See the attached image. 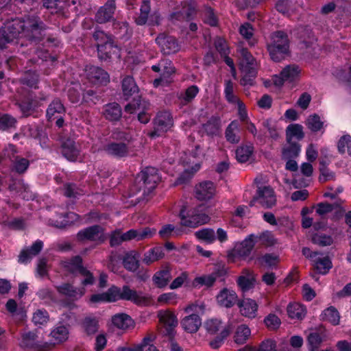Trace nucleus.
I'll return each mask as SVG.
<instances>
[{"instance_id":"obj_38","label":"nucleus","mask_w":351,"mask_h":351,"mask_svg":"<svg viewBox=\"0 0 351 351\" xmlns=\"http://www.w3.org/2000/svg\"><path fill=\"white\" fill-rule=\"evenodd\" d=\"M122 91L126 100L133 95L138 93V88L132 76L128 75L122 80Z\"/></svg>"},{"instance_id":"obj_52","label":"nucleus","mask_w":351,"mask_h":351,"mask_svg":"<svg viewBox=\"0 0 351 351\" xmlns=\"http://www.w3.org/2000/svg\"><path fill=\"white\" fill-rule=\"evenodd\" d=\"M254 152L252 145L240 146L236 150V158L240 162H247Z\"/></svg>"},{"instance_id":"obj_23","label":"nucleus","mask_w":351,"mask_h":351,"mask_svg":"<svg viewBox=\"0 0 351 351\" xmlns=\"http://www.w3.org/2000/svg\"><path fill=\"white\" fill-rule=\"evenodd\" d=\"M215 187L213 182L205 181L195 186V197L199 200H207L213 197Z\"/></svg>"},{"instance_id":"obj_64","label":"nucleus","mask_w":351,"mask_h":351,"mask_svg":"<svg viewBox=\"0 0 351 351\" xmlns=\"http://www.w3.org/2000/svg\"><path fill=\"white\" fill-rule=\"evenodd\" d=\"M264 322L267 327L271 330L278 329L281 324V321L280 318L276 315L271 313L269 314L265 318Z\"/></svg>"},{"instance_id":"obj_21","label":"nucleus","mask_w":351,"mask_h":351,"mask_svg":"<svg viewBox=\"0 0 351 351\" xmlns=\"http://www.w3.org/2000/svg\"><path fill=\"white\" fill-rule=\"evenodd\" d=\"M256 282L254 272L248 269H243L241 275L238 277L237 282L243 292H246L254 287Z\"/></svg>"},{"instance_id":"obj_60","label":"nucleus","mask_w":351,"mask_h":351,"mask_svg":"<svg viewBox=\"0 0 351 351\" xmlns=\"http://www.w3.org/2000/svg\"><path fill=\"white\" fill-rule=\"evenodd\" d=\"M16 122V119L14 117L5 114L0 117V130H7L15 128Z\"/></svg>"},{"instance_id":"obj_49","label":"nucleus","mask_w":351,"mask_h":351,"mask_svg":"<svg viewBox=\"0 0 351 351\" xmlns=\"http://www.w3.org/2000/svg\"><path fill=\"white\" fill-rule=\"evenodd\" d=\"M195 236L199 240L206 243H213L216 239V234L214 230L211 228H202L195 232Z\"/></svg>"},{"instance_id":"obj_10","label":"nucleus","mask_w":351,"mask_h":351,"mask_svg":"<svg viewBox=\"0 0 351 351\" xmlns=\"http://www.w3.org/2000/svg\"><path fill=\"white\" fill-rule=\"evenodd\" d=\"M158 317L163 326L162 332L172 340L176 334L175 328L178 324L176 315L173 312L166 310L160 311L158 313Z\"/></svg>"},{"instance_id":"obj_45","label":"nucleus","mask_w":351,"mask_h":351,"mask_svg":"<svg viewBox=\"0 0 351 351\" xmlns=\"http://www.w3.org/2000/svg\"><path fill=\"white\" fill-rule=\"evenodd\" d=\"M287 313L291 319H302L306 315V308L298 303L290 304L287 306Z\"/></svg>"},{"instance_id":"obj_32","label":"nucleus","mask_w":351,"mask_h":351,"mask_svg":"<svg viewBox=\"0 0 351 351\" xmlns=\"http://www.w3.org/2000/svg\"><path fill=\"white\" fill-rule=\"evenodd\" d=\"M171 278V269L166 267L156 272L152 277V280L158 288H164L168 285Z\"/></svg>"},{"instance_id":"obj_3","label":"nucleus","mask_w":351,"mask_h":351,"mask_svg":"<svg viewBox=\"0 0 351 351\" xmlns=\"http://www.w3.org/2000/svg\"><path fill=\"white\" fill-rule=\"evenodd\" d=\"M290 40L287 34L281 30L270 34L266 43V47L271 59L280 62L289 53Z\"/></svg>"},{"instance_id":"obj_54","label":"nucleus","mask_w":351,"mask_h":351,"mask_svg":"<svg viewBox=\"0 0 351 351\" xmlns=\"http://www.w3.org/2000/svg\"><path fill=\"white\" fill-rule=\"evenodd\" d=\"M239 32L241 36L248 41L250 46H254L256 43L255 39H252L254 35V28L252 25L249 23H245L241 25L239 28Z\"/></svg>"},{"instance_id":"obj_62","label":"nucleus","mask_w":351,"mask_h":351,"mask_svg":"<svg viewBox=\"0 0 351 351\" xmlns=\"http://www.w3.org/2000/svg\"><path fill=\"white\" fill-rule=\"evenodd\" d=\"M49 316L45 309H38L33 315L32 321L36 325H43L47 323Z\"/></svg>"},{"instance_id":"obj_46","label":"nucleus","mask_w":351,"mask_h":351,"mask_svg":"<svg viewBox=\"0 0 351 351\" xmlns=\"http://www.w3.org/2000/svg\"><path fill=\"white\" fill-rule=\"evenodd\" d=\"M149 103L139 97L138 99H134L132 102L128 104L125 107V111L132 114L135 111L149 110Z\"/></svg>"},{"instance_id":"obj_20","label":"nucleus","mask_w":351,"mask_h":351,"mask_svg":"<svg viewBox=\"0 0 351 351\" xmlns=\"http://www.w3.org/2000/svg\"><path fill=\"white\" fill-rule=\"evenodd\" d=\"M61 264L66 272L73 275L80 274L81 272H84L85 271L82 258L78 255L62 261Z\"/></svg>"},{"instance_id":"obj_40","label":"nucleus","mask_w":351,"mask_h":351,"mask_svg":"<svg viewBox=\"0 0 351 351\" xmlns=\"http://www.w3.org/2000/svg\"><path fill=\"white\" fill-rule=\"evenodd\" d=\"M239 124L237 121H232L226 128L225 136L226 140L231 143H238L240 141Z\"/></svg>"},{"instance_id":"obj_59","label":"nucleus","mask_w":351,"mask_h":351,"mask_svg":"<svg viewBox=\"0 0 351 351\" xmlns=\"http://www.w3.org/2000/svg\"><path fill=\"white\" fill-rule=\"evenodd\" d=\"M312 242L319 246L324 247L330 245L333 242V239L329 235L322 233H317L313 236Z\"/></svg>"},{"instance_id":"obj_15","label":"nucleus","mask_w":351,"mask_h":351,"mask_svg":"<svg viewBox=\"0 0 351 351\" xmlns=\"http://www.w3.org/2000/svg\"><path fill=\"white\" fill-rule=\"evenodd\" d=\"M300 69L296 64L286 66L279 75H275L273 78L274 84L277 86H281L285 82H293L297 80L300 73Z\"/></svg>"},{"instance_id":"obj_56","label":"nucleus","mask_w":351,"mask_h":351,"mask_svg":"<svg viewBox=\"0 0 351 351\" xmlns=\"http://www.w3.org/2000/svg\"><path fill=\"white\" fill-rule=\"evenodd\" d=\"M216 281L215 276L212 274L196 277L193 282L194 287L205 285L207 287H212Z\"/></svg>"},{"instance_id":"obj_1","label":"nucleus","mask_w":351,"mask_h":351,"mask_svg":"<svg viewBox=\"0 0 351 351\" xmlns=\"http://www.w3.org/2000/svg\"><path fill=\"white\" fill-rule=\"evenodd\" d=\"M47 28L36 15L27 16L23 20L15 19L7 21L0 29V49L5 48L7 44L14 42L20 34L30 41L39 42L44 38Z\"/></svg>"},{"instance_id":"obj_16","label":"nucleus","mask_w":351,"mask_h":351,"mask_svg":"<svg viewBox=\"0 0 351 351\" xmlns=\"http://www.w3.org/2000/svg\"><path fill=\"white\" fill-rule=\"evenodd\" d=\"M117 9L114 0H107L106 3L100 7L95 14V19L97 23L104 24L113 19Z\"/></svg>"},{"instance_id":"obj_51","label":"nucleus","mask_w":351,"mask_h":351,"mask_svg":"<svg viewBox=\"0 0 351 351\" xmlns=\"http://www.w3.org/2000/svg\"><path fill=\"white\" fill-rule=\"evenodd\" d=\"M112 321L115 326L121 329H126L132 324L131 317L125 313L115 315Z\"/></svg>"},{"instance_id":"obj_41","label":"nucleus","mask_w":351,"mask_h":351,"mask_svg":"<svg viewBox=\"0 0 351 351\" xmlns=\"http://www.w3.org/2000/svg\"><path fill=\"white\" fill-rule=\"evenodd\" d=\"M251 335V330L245 324L239 326L234 335V341L236 343L244 344Z\"/></svg>"},{"instance_id":"obj_36","label":"nucleus","mask_w":351,"mask_h":351,"mask_svg":"<svg viewBox=\"0 0 351 351\" xmlns=\"http://www.w3.org/2000/svg\"><path fill=\"white\" fill-rule=\"evenodd\" d=\"M103 114L106 119L117 121L121 117V106L115 102L106 104L104 107Z\"/></svg>"},{"instance_id":"obj_5","label":"nucleus","mask_w":351,"mask_h":351,"mask_svg":"<svg viewBox=\"0 0 351 351\" xmlns=\"http://www.w3.org/2000/svg\"><path fill=\"white\" fill-rule=\"evenodd\" d=\"M160 180L158 169L155 167H148L137 175L135 182L138 186V191L143 190V194H146L154 189Z\"/></svg>"},{"instance_id":"obj_18","label":"nucleus","mask_w":351,"mask_h":351,"mask_svg":"<svg viewBox=\"0 0 351 351\" xmlns=\"http://www.w3.org/2000/svg\"><path fill=\"white\" fill-rule=\"evenodd\" d=\"M22 114L25 117L29 116L40 106L38 97L29 93L17 103Z\"/></svg>"},{"instance_id":"obj_22","label":"nucleus","mask_w":351,"mask_h":351,"mask_svg":"<svg viewBox=\"0 0 351 351\" xmlns=\"http://www.w3.org/2000/svg\"><path fill=\"white\" fill-rule=\"evenodd\" d=\"M104 151L115 158L126 157L130 154L128 145L124 143H110L104 147Z\"/></svg>"},{"instance_id":"obj_27","label":"nucleus","mask_w":351,"mask_h":351,"mask_svg":"<svg viewBox=\"0 0 351 351\" xmlns=\"http://www.w3.org/2000/svg\"><path fill=\"white\" fill-rule=\"evenodd\" d=\"M88 78L95 84H107L109 82L108 73L100 67L89 66L87 70Z\"/></svg>"},{"instance_id":"obj_50","label":"nucleus","mask_w":351,"mask_h":351,"mask_svg":"<svg viewBox=\"0 0 351 351\" xmlns=\"http://www.w3.org/2000/svg\"><path fill=\"white\" fill-rule=\"evenodd\" d=\"M159 236L162 239H167L171 237H178L182 234L180 228H176L173 225L167 224L163 226L158 232Z\"/></svg>"},{"instance_id":"obj_35","label":"nucleus","mask_w":351,"mask_h":351,"mask_svg":"<svg viewBox=\"0 0 351 351\" xmlns=\"http://www.w3.org/2000/svg\"><path fill=\"white\" fill-rule=\"evenodd\" d=\"M66 0H43V5L47 9H56L57 16L59 19L58 25H60V20L67 18L66 13L63 10Z\"/></svg>"},{"instance_id":"obj_8","label":"nucleus","mask_w":351,"mask_h":351,"mask_svg":"<svg viewBox=\"0 0 351 351\" xmlns=\"http://www.w3.org/2000/svg\"><path fill=\"white\" fill-rule=\"evenodd\" d=\"M79 241H90L98 243H104L106 237L105 229L99 225H94L79 231L76 235Z\"/></svg>"},{"instance_id":"obj_13","label":"nucleus","mask_w":351,"mask_h":351,"mask_svg":"<svg viewBox=\"0 0 351 351\" xmlns=\"http://www.w3.org/2000/svg\"><path fill=\"white\" fill-rule=\"evenodd\" d=\"M21 346L35 351H48L52 348V343L43 342L38 339L36 333L29 332L23 335Z\"/></svg>"},{"instance_id":"obj_61","label":"nucleus","mask_w":351,"mask_h":351,"mask_svg":"<svg viewBox=\"0 0 351 351\" xmlns=\"http://www.w3.org/2000/svg\"><path fill=\"white\" fill-rule=\"evenodd\" d=\"M338 151L341 154L346 152L351 156V136L349 135L343 136L338 142Z\"/></svg>"},{"instance_id":"obj_25","label":"nucleus","mask_w":351,"mask_h":351,"mask_svg":"<svg viewBox=\"0 0 351 351\" xmlns=\"http://www.w3.org/2000/svg\"><path fill=\"white\" fill-rule=\"evenodd\" d=\"M56 289L60 295H64L74 300L80 298L85 292L84 288H76L69 283H63L59 286H56Z\"/></svg>"},{"instance_id":"obj_24","label":"nucleus","mask_w":351,"mask_h":351,"mask_svg":"<svg viewBox=\"0 0 351 351\" xmlns=\"http://www.w3.org/2000/svg\"><path fill=\"white\" fill-rule=\"evenodd\" d=\"M112 28L114 36L118 39L128 40L132 34V31L126 21L112 20Z\"/></svg>"},{"instance_id":"obj_57","label":"nucleus","mask_w":351,"mask_h":351,"mask_svg":"<svg viewBox=\"0 0 351 351\" xmlns=\"http://www.w3.org/2000/svg\"><path fill=\"white\" fill-rule=\"evenodd\" d=\"M82 326L88 335L95 334L98 330V322L95 318L86 317L83 321Z\"/></svg>"},{"instance_id":"obj_33","label":"nucleus","mask_w":351,"mask_h":351,"mask_svg":"<svg viewBox=\"0 0 351 351\" xmlns=\"http://www.w3.org/2000/svg\"><path fill=\"white\" fill-rule=\"evenodd\" d=\"M164 256L165 253L162 247H154L144 253L142 262L146 265H150L163 258Z\"/></svg>"},{"instance_id":"obj_43","label":"nucleus","mask_w":351,"mask_h":351,"mask_svg":"<svg viewBox=\"0 0 351 351\" xmlns=\"http://www.w3.org/2000/svg\"><path fill=\"white\" fill-rule=\"evenodd\" d=\"M51 337L55 340V343H60L67 340L69 337V329L66 326L60 325L54 328L51 332Z\"/></svg>"},{"instance_id":"obj_2","label":"nucleus","mask_w":351,"mask_h":351,"mask_svg":"<svg viewBox=\"0 0 351 351\" xmlns=\"http://www.w3.org/2000/svg\"><path fill=\"white\" fill-rule=\"evenodd\" d=\"M119 300H129L138 306H147L151 304V298L143 295L142 292H137L128 285L122 289L112 286L106 292L93 294L90 298L92 303L113 302Z\"/></svg>"},{"instance_id":"obj_53","label":"nucleus","mask_w":351,"mask_h":351,"mask_svg":"<svg viewBox=\"0 0 351 351\" xmlns=\"http://www.w3.org/2000/svg\"><path fill=\"white\" fill-rule=\"evenodd\" d=\"M65 111V108L59 99H53L49 105L47 110V117L48 119H51L56 114H62Z\"/></svg>"},{"instance_id":"obj_58","label":"nucleus","mask_w":351,"mask_h":351,"mask_svg":"<svg viewBox=\"0 0 351 351\" xmlns=\"http://www.w3.org/2000/svg\"><path fill=\"white\" fill-rule=\"evenodd\" d=\"M306 125L312 132L319 131L323 127V122L319 115L314 114L310 115L306 119Z\"/></svg>"},{"instance_id":"obj_12","label":"nucleus","mask_w":351,"mask_h":351,"mask_svg":"<svg viewBox=\"0 0 351 351\" xmlns=\"http://www.w3.org/2000/svg\"><path fill=\"white\" fill-rule=\"evenodd\" d=\"M179 216L181 219V226L193 228L205 224L210 220L208 215L205 213H197L195 210H191L186 216L185 215V210L182 208Z\"/></svg>"},{"instance_id":"obj_55","label":"nucleus","mask_w":351,"mask_h":351,"mask_svg":"<svg viewBox=\"0 0 351 351\" xmlns=\"http://www.w3.org/2000/svg\"><path fill=\"white\" fill-rule=\"evenodd\" d=\"M199 88L195 85H192L186 89L184 93H181L179 99L182 105L190 103L197 95Z\"/></svg>"},{"instance_id":"obj_9","label":"nucleus","mask_w":351,"mask_h":351,"mask_svg":"<svg viewBox=\"0 0 351 351\" xmlns=\"http://www.w3.org/2000/svg\"><path fill=\"white\" fill-rule=\"evenodd\" d=\"M256 238L257 237L254 234H250L242 242L237 244L233 252L228 254V260L231 262H234L237 257L242 258H246L248 257L256 243Z\"/></svg>"},{"instance_id":"obj_63","label":"nucleus","mask_w":351,"mask_h":351,"mask_svg":"<svg viewBox=\"0 0 351 351\" xmlns=\"http://www.w3.org/2000/svg\"><path fill=\"white\" fill-rule=\"evenodd\" d=\"M250 351H277L274 340L267 339L261 342L258 348H252Z\"/></svg>"},{"instance_id":"obj_48","label":"nucleus","mask_w":351,"mask_h":351,"mask_svg":"<svg viewBox=\"0 0 351 351\" xmlns=\"http://www.w3.org/2000/svg\"><path fill=\"white\" fill-rule=\"evenodd\" d=\"M287 141H292L293 137L298 140L304 138L303 127L300 124H291L287 128Z\"/></svg>"},{"instance_id":"obj_29","label":"nucleus","mask_w":351,"mask_h":351,"mask_svg":"<svg viewBox=\"0 0 351 351\" xmlns=\"http://www.w3.org/2000/svg\"><path fill=\"white\" fill-rule=\"evenodd\" d=\"M237 295L233 290L223 289L217 296L218 303L224 307L230 308L237 302Z\"/></svg>"},{"instance_id":"obj_4","label":"nucleus","mask_w":351,"mask_h":351,"mask_svg":"<svg viewBox=\"0 0 351 351\" xmlns=\"http://www.w3.org/2000/svg\"><path fill=\"white\" fill-rule=\"evenodd\" d=\"M204 327L208 335H215V339L209 343L214 349L219 348L231 332L230 326L229 325L223 326L222 322L218 319L207 320L204 324Z\"/></svg>"},{"instance_id":"obj_30","label":"nucleus","mask_w":351,"mask_h":351,"mask_svg":"<svg viewBox=\"0 0 351 351\" xmlns=\"http://www.w3.org/2000/svg\"><path fill=\"white\" fill-rule=\"evenodd\" d=\"M240 312L242 315L248 318H254L256 316L258 304L250 298H245L238 302Z\"/></svg>"},{"instance_id":"obj_14","label":"nucleus","mask_w":351,"mask_h":351,"mask_svg":"<svg viewBox=\"0 0 351 351\" xmlns=\"http://www.w3.org/2000/svg\"><path fill=\"white\" fill-rule=\"evenodd\" d=\"M196 14L195 5L193 0H186L181 3V8H177L171 14L172 20L191 21Z\"/></svg>"},{"instance_id":"obj_28","label":"nucleus","mask_w":351,"mask_h":351,"mask_svg":"<svg viewBox=\"0 0 351 351\" xmlns=\"http://www.w3.org/2000/svg\"><path fill=\"white\" fill-rule=\"evenodd\" d=\"M182 328L187 332H196L202 325V319L197 314L192 313L184 317L180 322Z\"/></svg>"},{"instance_id":"obj_42","label":"nucleus","mask_w":351,"mask_h":351,"mask_svg":"<svg viewBox=\"0 0 351 351\" xmlns=\"http://www.w3.org/2000/svg\"><path fill=\"white\" fill-rule=\"evenodd\" d=\"M313 261V266L319 274H326L332 268V261L328 256L315 258Z\"/></svg>"},{"instance_id":"obj_37","label":"nucleus","mask_w":351,"mask_h":351,"mask_svg":"<svg viewBox=\"0 0 351 351\" xmlns=\"http://www.w3.org/2000/svg\"><path fill=\"white\" fill-rule=\"evenodd\" d=\"M40 82L39 75L35 71L28 70L20 77L19 82L31 88L38 89Z\"/></svg>"},{"instance_id":"obj_34","label":"nucleus","mask_w":351,"mask_h":351,"mask_svg":"<svg viewBox=\"0 0 351 351\" xmlns=\"http://www.w3.org/2000/svg\"><path fill=\"white\" fill-rule=\"evenodd\" d=\"M202 130L208 136H213L219 134L221 131V119L219 117H211L206 123L202 125Z\"/></svg>"},{"instance_id":"obj_19","label":"nucleus","mask_w":351,"mask_h":351,"mask_svg":"<svg viewBox=\"0 0 351 351\" xmlns=\"http://www.w3.org/2000/svg\"><path fill=\"white\" fill-rule=\"evenodd\" d=\"M139 258L140 253L135 250L125 252L121 258L123 267L128 271L136 272L140 267Z\"/></svg>"},{"instance_id":"obj_6","label":"nucleus","mask_w":351,"mask_h":351,"mask_svg":"<svg viewBox=\"0 0 351 351\" xmlns=\"http://www.w3.org/2000/svg\"><path fill=\"white\" fill-rule=\"evenodd\" d=\"M93 37L97 43V47L99 58L101 60L110 58L111 50L114 47L113 36L97 27L93 34Z\"/></svg>"},{"instance_id":"obj_11","label":"nucleus","mask_w":351,"mask_h":351,"mask_svg":"<svg viewBox=\"0 0 351 351\" xmlns=\"http://www.w3.org/2000/svg\"><path fill=\"white\" fill-rule=\"evenodd\" d=\"M155 40L164 55L174 54L180 50L178 41L172 36L160 33L157 36Z\"/></svg>"},{"instance_id":"obj_7","label":"nucleus","mask_w":351,"mask_h":351,"mask_svg":"<svg viewBox=\"0 0 351 351\" xmlns=\"http://www.w3.org/2000/svg\"><path fill=\"white\" fill-rule=\"evenodd\" d=\"M173 125V117L169 112H159L154 119V130L147 135L152 138L160 136L170 130Z\"/></svg>"},{"instance_id":"obj_31","label":"nucleus","mask_w":351,"mask_h":351,"mask_svg":"<svg viewBox=\"0 0 351 351\" xmlns=\"http://www.w3.org/2000/svg\"><path fill=\"white\" fill-rule=\"evenodd\" d=\"M62 153L69 160L75 161L77 158L80 151L76 147L74 141L67 138L62 142Z\"/></svg>"},{"instance_id":"obj_39","label":"nucleus","mask_w":351,"mask_h":351,"mask_svg":"<svg viewBox=\"0 0 351 351\" xmlns=\"http://www.w3.org/2000/svg\"><path fill=\"white\" fill-rule=\"evenodd\" d=\"M287 143L284 146L282 151V159L295 158L300 152V145L297 142L292 141H287Z\"/></svg>"},{"instance_id":"obj_17","label":"nucleus","mask_w":351,"mask_h":351,"mask_svg":"<svg viewBox=\"0 0 351 351\" xmlns=\"http://www.w3.org/2000/svg\"><path fill=\"white\" fill-rule=\"evenodd\" d=\"M256 195L258 202L265 208H271L276 204L274 191L269 186L258 187Z\"/></svg>"},{"instance_id":"obj_47","label":"nucleus","mask_w":351,"mask_h":351,"mask_svg":"<svg viewBox=\"0 0 351 351\" xmlns=\"http://www.w3.org/2000/svg\"><path fill=\"white\" fill-rule=\"evenodd\" d=\"M322 319L328 321L333 325L339 324V314L338 311L334 306H330L325 309L321 314Z\"/></svg>"},{"instance_id":"obj_26","label":"nucleus","mask_w":351,"mask_h":351,"mask_svg":"<svg viewBox=\"0 0 351 351\" xmlns=\"http://www.w3.org/2000/svg\"><path fill=\"white\" fill-rule=\"evenodd\" d=\"M9 149L13 154L16 152V148L14 145H10ZM10 158L12 161V170L13 171L19 174H23L27 171L29 165V160L19 156H14V154L12 157L10 156Z\"/></svg>"},{"instance_id":"obj_44","label":"nucleus","mask_w":351,"mask_h":351,"mask_svg":"<svg viewBox=\"0 0 351 351\" xmlns=\"http://www.w3.org/2000/svg\"><path fill=\"white\" fill-rule=\"evenodd\" d=\"M150 0H143L140 9V14L135 18V23L138 25H145L148 22L150 12Z\"/></svg>"}]
</instances>
